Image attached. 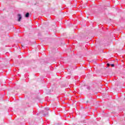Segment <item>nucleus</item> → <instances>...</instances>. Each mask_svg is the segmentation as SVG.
Instances as JSON below:
<instances>
[{
	"mask_svg": "<svg viewBox=\"0 0 125 125\" xmlns=\"http://www.w3.org/2000/svg\"><path fill=\"white\" fill-rule=\"evenodd\" d=\"M18 21H19V22H20V21H21V20H22V16H21V15L19 14H18Z\"/></svg>",
	"mask_w": 125,
	"mask_h": 125,
	"instance_id": "nucleus-1",
	"label": "nucleus"
},
{
	"mask_svg": "<svg viewBox=\"0 0 125 125\" xmlns=\"http://www.w3.org/2000/svg\"><path fill=\"white\" fill-rule=\"evenodd\" d=\"M25 17H26V18H29V17H30V13H26L25 15Z\"/></svg>",
	"mask_w": 125,
	"mask_h": 125,
	"instance_id": "nucleus-2",
	"label": "nucleus"
},
{
	"mask_svg": "<svg viewBox=\"0 0 125 125\" xmlns=\"http://www.w3.org/2000/svg\"><path fill=\"white\" fill-rule=\"evenodd\" d=\"M47 115H48V112H47L45 114H43V116H46Z\"/></svg>",
	"mask_w": 125,
	"mask_h": 125,
	"instance_id": "nucleus-3",
	"label": "nucleus"
},
{
	"mask_svg": "<svg viewBox=\"0 0 125 125\" xmlns=\"http://www.w3.org/2000/svg\"><path fill=\"white\" fill-rule=\"evenodd\" d=\"M111 66L112 67H115V64H111Z\"/></svg>",
	"mask_w": 125,
	"mask_h": 125,
	"instance_id": "nucleus-4",
	"label": "nucleus"
},
{
	"mask_svg": "<svg viewBox=\"0 0 125 125\" xmlns=\"http://www.w3.org/2000/svg\"><path fill=\"white\" fill-rule=\"evenodd\" d=\"M45 110H46V111H48V110H49L48 108H45Z\"/></svg>",
	"mask_w": 125,
	"mask_h": 125,
	"instance_id": "nucleus-5",
	"label": "nucleus"
},
{
	"mask_svg": "<svg viewBox=\"0 0 125 125\" xmlns=\"http://www.w3.org/2000/svg\"><path fill=\"white\" fill-rule=\"evenodd\" d=\"M87 89H90V87H87Z\"/></svg>",
	"mask_w": 125,
	"mask_h": 125,
	"instance_id": "nucleus-6",
	"label": "nucleus"
},
{
	"mask_svg": "<svg viewBox=\"0 0 125 125\" xmlns=\"http://www.w3.org/2000/svg\"><path fill=\"white\" fill-rule=\"evenodd\" d=\"M87 103H88V101H87Z\"/></svg>",
	"mask_w": 125,
	"mask_h": 125,
	"instance_id": "nucleus-7",
	"label": "nucleus"
}]
</instances>
